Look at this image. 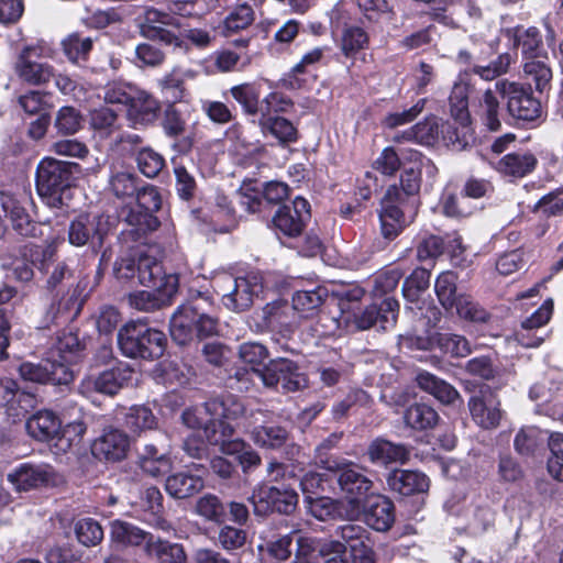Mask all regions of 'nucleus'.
I'll list each match as a JSON object with an SVG mask.
<instances>
[{
	"label": "nucleus",
	"mask_w": 563,
	"mask_h": 563,
	"mask_svg": "<svg viewBox=\"0 0 563 563\" xmlns=\"http://www.w3.org/2000/svg\"><path fill=\"white\" fill-rule=\"evenodd\" d=\"M420 170L411 159L400 176V186H389L380 200L378 217L380 233L385 239H396L415 221L420 206Z\"/></svg>",
	"instance_id": "nucleus-1"
},
{
	"label": "nucleus",
	"mask_w": 563,
	"mask_h": 563,
	"mask_svg": "<svg viewBox=\"0 0 563 563\" xmlns=\"http://www.w3.org/2000/svg\"><path fill=\"white\" fill-rule=\"evenodd\" d=\"M239 357L251 366L252 373L269 388L280 385L284 391H296L307 386V378L298 371L295 362L287 358L272 360L268 364L267 349L256 342L243 343L239 347Z\"/></svg>",
	"instance_id": "nucleus-2"
},
{
	"label": "nucleus",
	"mask_w": 563,
	"mask_h": 563,
	"mask_svg": "<svg viewBox=\"0 0 563 563\" xmlns=\"http://www.w3.org/2000/svg\"><path fill=\"white\" fill-rule=\"evenodd\" d=\"M25 428L31 438L41 442L52 441L51 451L55 456H63L78 446L87 430L81 420L63 426L59 417L46 409L31 415Z\"/></svg>",
	"instance_id": "nucleus-3"
},
{
	"label": "nucleus",
	"mask_w": 563,
	"mask_h": 563,
	"mask_svg": "<svg viewBox=\"0 0 563 563\" xmlns=\"http://www.w3.org/2000/svg\"><path fill=\"white\" fill-rule=\"evenodd\" d=\"M211 284L221 296L223 306L231 311H243L250 308L254 298L263 290L261 275L253 272L242 277L220 272L212 277Z\"/></svg>",
	"instance_id": "nucleus-4"
},
{
	"label": "nucleus",
	"mask_w": 563,
	"mask_h": 563,
	"mask_svg": "<svg viewBox=\"0 0 563 563\" xmlns=\"http://www.w3.org/2000/svg\"><path fill=\"white\" fill-rule=\"evenodd\" d=\"M76 164L52 157L43 158L36 168V190L51 208H62L71 183V167Z\"/></svg>",
	"instance_id": "nucleus-5"
},
{
	"label": "nucleus",
	"mask_w": 563,
	"mask_h": 563,
	"mask_svg": "<svg viewBox=\"0 0 563 563\" xmlns=\"http://www.w3.org/2000/svg\"><path fill=\"white\" fill-rule=\"evenodd\" d=\"M118 343L128 357L154 360L164 354L167 339L162 331L131 322L119 331Z\"/></svg>",
	"instance_id": "nucleus-6"
},
{
	"label": "nucleus",
	"mask_w": 563,
	"mask_h": 563,
	"mask_svg": "<svg viewBox=\"0 0 563 563\" xmlns=\"http://www.w3.org/2000/svg\"><path fill=\"white\" fill-rule=\"evenodd\" d=\"M325 468L336 475V482L343 498L350 506L347 516L358 517L362 511V504L369 496L373 482L367 478L358 465L350 461H328Z\"/></svg>",
	"instance_id": "nucleus-7"
},
{
	"label": "nucleus",
	"mask_w": 563,
	"mask_h": 563,
	"mask_svg": "<svg viewBox=\"0 0 563 563\" xmlns=\"http://www.w3.org/2000/svg\"><path fill=\"white\" fill-rule=\"evenodd\" d=\"M170 335L173 340L185 345L195 336L203 338L217 333V320L205 313L199 302L180 306L170 319Z\"/></svg>",
	"instance_id": "nucleus-8"
},
{
	"label": "nucleus",
	"mask_w": 563,
	"mask_h": 563,
	"mask_svg": "<svg viewBox=\"0 0 563 563\" xmlns=\"http://www.w3.org/2000/svg\"><path fill=\"white\" fill-rule=\"evenodd\" d=\"M7 481L15 493L22 494L57 486L63 477L49 464L21 463L8 473Z\"/></svg>",
	"instance_id": "nucleus-9"
},
{
	"label": "nucleus",
	"mask_w": 563,
	"mask_h": 563,
	"mask_svg": "<svg viewBox=\"0 0 563 563\" xmlns=\"http://www.w3.org/2000/svg\"><path fill=\"white\" fill-rule=\"evenodd\" d=\"M496 91L506 100L509 114L522 121H536L542 115L541 102L532 96L530 87L507 79L497 80Z\"/></svg>",
	"instance_id": "nucleus-10"
},
{
	"label": "nucleus",
	"mask_w": 563,
	"mask_h": 563,
	"mask_svg": "<svg viewBox=\"0 0 563 563\" xmlns=\"http://www.w3.org/2000/svg\"><path fill=\"white\" fill-rule=\"evenodd\" d=\"M181 418L184 423L196 430L199 437L203 434L209 444L219 445L233 435L234 429L231 424L220 422V429L218 428L213 411L209 408V401L185 410Z\"/></svg>",
	"instance_id": "nucleus-11"
},
{
	"label": "nucleus",
	"mask_w": 563,
	"mask_h": 563,
	"mask_svg": "<svg viewBox=\"0 0 563 563\" xmlns=\"http://www.w3.org/2000/svg\"><path fill=\"white\" fill-rule=\"evenodd\" d=\"M112 221L109 216L87 213L80 214L69 225L68 240L75 246L90 243L100 247L111 231Z\"/></svg>",
	"instance_id": "nucleus-12"
},
{
	"label": "nucleus",
	"mask_w": 563,
	"mask_h": 563,
	"mask_svg": "<svg viewBox=\"0 0 563 563\" xmlns=\"http://www.w3.org/2000/svg\"><path fill=\"white\" fill-rule=\"evenodd\" d=\"M115 275L119 279H137L143 286H157L161 279L168 277L155 256L140 253L137 258H122L115 264Z\"/></svg>",
	"instance_id": "nucleus-13"
},
{
	"label": "nucleus",
	"mask_w": 563,
	"mask_h": 563,
	"mask_svg": "<svg viewBox=\"0 0 563 563\" xmlns=\"http://www.w3.org/2000/svg\"><path fill=\"white\" fill-rule=\"evenodd\" d=\"M148 290L134 291L129 295L130 305L140 311H153L169 303L178 287V277L169 274L157 286H146Z\"/></svg>",
	"instance_id": "nucleus-14"
},
{
	"label": "nucleus",
	"mask_w": 563,
	"mask_h": 563,
	"mask_svg": "<svg viewBox=\"0 0 563 563\" xmlns=\"http://www.w3.org/2000/svg\"><path fill=\"white\" fill-rule=\"evenodd\" d=\"M132 374L133 372L128 365L120 364L97 376L89 375L85 377L79 386V390L86 397H91L93 393L113 395L131 379Z\"/></svg>",
	"instance_id": "nucleus-15"
},
{
	"label": "nucleus",
	"mask_w": 563,
	"mask_h": 563,
	"mask_svg": "<svg viewBox=\"0 0 563 563\" xmlns=\"http://www.w3.org/2000/svg\"><path fill=\"white\" fill-rule=\"evenodd\" d=\"M347 545L351 563H375V553L369 532L356 523H345L335 531Z\"/></svg>",
	"instance_id": "nucleus-16"
},
{
	"label": "nucleus",
	"mask_w": 563,
	"mask_h": 563,
	"mask_svg": "<svg viewBox=\"0 0 563 563\" xmlns=\"http://www.w3.org/2000/svg\"><path fill=\"white\" fill-rule=\"evenodd\" d=\"M29 203L30 199L26 195L16 197L13 194L0 191V222L3 219H9L14 230L21 235H34L35 225L26 211V205Z\"/></svg>",
	"instance_id": "nucleus-17"
},
{
	"label": "nucleus",
	"mask_w": 563,
	"mask_h": 563,
	"mask_svg": "<svg viewBox=\"0 0 563 563\" xmlns=\"http://www.w3.org/2000/svg\"><path fill=\"white\" fill-rule=\"evenodd\" d=\"M168 26H178V20L170 13L154 8L145 10L143 21L140 24L143 36L158 40L167 45L180 46L179 37L167 30Z\"/></svg>",
	"instance_id": "nucleus-18"
},
{
	"label": "nucleus",
	"mask_w": 563,
	"mask_h": 563,
	"mask_svg": "<svg viewBox=\"0 0 563 563\" xmlns=\"http://www.w3.org/2000/svg\"><path fill=\"white\" fill-rule=\"evenodd\" d=\"M310 218V206L302 197H296L291 205L283 206L274 217V225L287 236H297L302 232Z\"/></svg>",
	"instance_id": "nucleus-19"
},
{
	"label": "nucleus",
	"mask_w": 563,
	"mask_h": 563,
	"mask_svg": "<svg viewBox=\"0 0 563 563\" xmlns=\"http://www.w3.org/2000/svg\"><path fill=\"white\" fill-rule=\"evenodd\" d=\"M135 205L137 210L132 209L126 214V221L136 227L145 225L148 229H154L157 225V220L153 217L162 205L161 196L157 189L153 186H145L136 189Z\"/></svg>",
	"instance_id": "nucleus-20"
},
{
	"label": "nucleus",
	"mask_w": 563,
	"mask_h": 563,
	"mask_svg": "<svg viewBox=\"0 0 563 563\" xmlns=\"http://www.w3.org/2000/svg\"><path fill=\"white\" fill-rule=\"evenodd\" d=\"M468 409L474 422L483 429L496 428L503 417L500 402L488 388L471 397Z\"/></svg>",
	"instance_id": "nucleus-21"
},
{
	"label": "nucleus",
	"mask_w": 563,
	"mask_h": 563,
	"mask_svg": "<svg viewBox=\"0 0 563 563\" xmlns=\"http://www.w3.org/2000/svg\"><path fill=\"white\" fill-rule=\"evenodd\" d=\"M364 520L372 529L385 532L395 522V507L390 499L379 494H371L362 504Z\"/></svg>",
	"instance_id": "nucleus-22"
},
{
	"label": "nucleus",
	"mask_w": 563,
	"mask_h": 563,
	"mask_svg": "<svg viewBox=\"0 0 563 563\" xmlns=\"http://www.w3.org/2000/svg\"><path fill=\"white\" fill-rule=\"evenodd\" d=\"M29 49H22L14 63V74L24 84L41 86L55 77L54 67L47 63L33 60L27 56Z\"/></svg>",
	"instance_id": "nucleus-23"
},
{
	"label": "nucleus",
	"mask_w": 563,
	"mask_h": 563,
	"mask_svg": "<svg viewBox=\"0 0 563 563\" xmlns=\"http://www.w3.org/2000/svg\"><path fill=\"white\" fill-rule=\"evenodd\" d=\"M129 446L130 440L124 432L109 429L95 440L91 450L96 457L115 462L125 457Z\"/></svg>",
	"instance_id": "nucleus-24"
},
{
	"label": "nucleus",
	"mask_w": 563,
	"mask_h": 563,
	"mask_svg": "<svg viewBox=\"0 0 563 563\" xmlns=\"http://www.w3.org/2000/svg\"><path fill=\"white\" fill-rule=\"evenodd\" d=\"M398 301L387 297L383 299L379 306H368L360 316L356 317V327L361 330L369 329L379 324L382 329L394 325L397 319Z\"/></svg>",
	"instance_id": "nucleus-25"
},
{
	"label": "nucleus",
	"mask_w": 563,
	"mask_h": 563,
	"mask_svg": "<svg viewBox=\"0 0 563 563\" xmlns=\"http://www.w3.org/2000/svg\"><path fill=\"white\" fill-rule=\"evenodd\" d=\"M263 323L271 330L290 331L298 324V314L292 305L277 300L267 303L262 310Z\"/></svg>",
	"instance_id": "nucleus-26"
},
{
	"label": "nucleus",
	"mask_w": 563,
	"mask_h": 563,
	"mask_svg": "<svg viewBox=\"0 0 563 563\" xmlns=\"http://www.w3.org/2000/svg\"><path fill=\"white\" fill-rule=\"evenodd\" d=\"M387 485L399 495L410 496L426 492L429 487V479L417 471L395 470L389 473Z\"/></svg>",
	"instance_id": "nucleus-27"
},
{
	"label": "nucleus",
	"mask_w": 563,
	"mask_h": 563,
	"mask_svg": "<svg viewBox=\"0 0 563 563\" xmlns=\"http://www.w3.org/2000/svg\"><path fill=\"white\" fill-rule=\"evenodd\" d=\"M161 110L159 101L150 92L137 87L128 107L129 115L137 123H153Z\"/></svg>",
	"instance_id": "nucleus-28"
},
{
	"label": "nucleus",
	"mask_w": 563,
	"mask_h": 563,
	"mask_svg": "<svg viewBox=\"0 0 563 563\" xmlns=\"http://www.w3.org/2000/svg\"><path fill=\"white\" fill-rule=\"evenodd\" d=\"M367 454L372 463L379 465L404 464L409 457V452L404 445L380 438L368 445Z\"/></svg>",
	"instance_id": "nucleus-29"
},
{
	"label": "nucleus",
	"mask_w": 563,
	"mask_h": 563,
	"mask_svg": "<svg viewBox=\"0 0 563 563\" xmlns=\"http://www.w3.org/2000/svg\"><path fill=\"white\" fill-rule=\"evenodd\" d=\"M203 479L200 475L188 471L169 475L165 481V490L173 498H188L203 488Z\"/></svg>",
	"instance_id": "nucleus-30"
},
{
	"label": "nucleus",
	"mask_w": 563,
	"mask_h": 563,
	"mask_svg": "<svg viewBox=\"0 0 563 563\" xmlns=\"http://www.w3.org/2000/svg\"><path fill=\"white\" fill-rule=\"evenodd\" d=\"M139 466L142 472L152 477L167 474L173 467V461L167 452H159L153 444H146L139 453Z\"/></svg>",
	"instance_id": "nucleus-31"
},
{
	"label": "nucleus",
	"mask_w": 563,
	"mask_h": 563,
	"mask_svg": "<svg viewBox=\"0 0 563 563\" xmlns=\"http://www.w3.org/2000/svg\"><path fill=\"white\" fill-rule=\"evenodd\" d=\"M537 163L532 153H510L499 159L496 169L504 176L522 178L534 170Z\"/></svg>",
	"instance_id": "nucleus-32"
},
{
	"label": "nucleus",
	"mask_w": 563,
	"mask_h": 563,
	"mask_svg": "<svg viewBox=\"0 0 563 563\" xmlns=\"http://www.w3.org/2000/svg\"><path fill=\"white\" fill-rule=\"evenodd\" d=\"M328 297L323 286L300 289L292 295V306L299 318L313 317Z\"/></svg>",
	"instance_id": "nucleus-33"
},
{
	"label": "nucleus",
	"mask_w": 563,
	"mask_h": 563,
	"mask_svg": "<svg viewBox=\"0 0 563 563\" xmlns=\"http://www.w3.org/2000/svg\"><path fill=\"white\" fill-rule=\"evenodd\" d=\"M416 380L422 390L432 395L444 405H451L455 400L460 399L459 391L451 384L440 379L429 372H420L417 375Z\"/></svg>",
	"instance_id": "nucleus-34"
},
{
	"label": "nucleus",
	"mask_w": 563,
	"mask_h": 563,
	"mask_svg": "<svg viewBox=\"0 0 563 563\" xmlns=\"http://www.w3.org/2000/svg\"><path fill=\"white\" fill-rule=\"evenodd\" d=\"M146 554L158 563H186L187 555L181 544L150 537L145 545Z\"/></svg>",
	"instance_id": "nucleus-35"
},
{
	"label": "nucleus",
	"mask_w": 563,
	"mask_h": 563,
	"mask_svg": "<svg viewBox=\"0 0 563 563\" xmlns=\"http://www.w3.org/2000/svg\"><path fill=\"white\" fill-rule=\"evenodd\" d=\"M467 75H460L450 95V111L455 122L461 123L464 128L470 123Z\"/></svg>",
	"instance_id": "nucleus-36"
},
{
	"label": "nucleus",
	"mask_w": 563,
	"mask_h": 563,
	"mask_svg": "<svg viewBox=\"0 0 563 563\" xmlns=\"http://www.w3.org/2000/svg\"><path fill=\"white\" fill-rule=\"evenodd\" d=\"M150 537L152 536L146 531L123 520H114L110 525L112 542L122 547H139L143 543L146 545Z\"/></svg>",
	"instance_id": "nucleus-37"
},
{
	"label": "nucleus",
	"mask_w": 563,
	"mask_h": 563,
	"mask_svg": "<svg viewBox=\"0 0 563 563\" xmlns=\"http://www.w3.org/2000/svg\"><path fill=\"white\" fill-rule=\"evenodd\" d=\"M441 122L432 117L405 131L404 140L415 141L422 145H434L440 139Z\"/></svg>",
	"instance_id": "nucleus-38"
},
{
	"label": "nucleus",
	"mask_w": 563,
	"mask_h": 563,
	"mask_svg": "<svg viewBox=\"0 0 563 563\" xmlns=\"http://www.w3.org/2000/svg\"><path fill=\"white\" fill-rule=\"evenodd\" d=\"M82 351V344L78 335L71 331H63L58 334L52 347V357L57 356L65 363H75Z\"/></svg>",
	"instance_id": "nucleus-39"
},
{
	"label": "nucleus",
	"mask_w": 563,
	"mask_h": 563,
	"mask_svg": "<svg viewBox=\"0 0 563 563\" xmlns=\"http://www.w3.org/2000/svg\"><path fill=\"white\" fill-rule=\"evenodd\" d=\"M209 408L213 411L214 418L220 429V422L230 424L229 421L236 420L245 412L244 405L232 395L223 399L209 400Z\"/></svg>",
	"instance_id": "nucleus-40"
},
{
	"label": "nucleus",
	"mask_w": 563,
	"mask_h": 563,
	"mask_svg": "<svg viewBox=\"0 0 563 563\" xmlns=\"http://www.w3.org/2000/svg\"><path fill=\"white\" fill-rule=\"evenodd\" d=\"M405 422L415 430L432 429L439 421L438 412L429 405L415 404L405 412Z\"/></svg>",
	"instance_id": "nucleus-41"
},
{
	"label": "nucleus",
	"mask_w": 563,
	"mask_h": 563,
	"mask_svg": "<svg viewBox=\"0 0 563 563\" xmlns=\"http://www.w3.org/2000/svg\"><path fill=\"white\" fill-rule=\"evenodd\" d=\"M506 34L512 42V46L521 47L522 54L526 56H534L542 43L540 32L536 27L517 26L507 30Z\"/></svg>",
	"instance_id": "nucleus-42"
},
{
	"label": "nucleus",
	"mask_w": 563,
	"mask_h": 563,
	"mask_svg": "<svg viewBox=\"0 0 563 563\" xmlns=\"http://www.w3.org/2000/svg\"><path fill=\"white\" fill-rule=\"evenodd\" d=\"M250 435L256 445L266 449H278L288 440V432L279 426L256 427Z\"/></svg>",
	"instance_id": "nucleus-43"
},
{
	"label": "nucleus",
	"mask_w": 563,
	"mask_h": 563,
	"mask_svg": "<svg viewBox=\"0 0 563 563\" xmlns=\"http://www.w3.org/2000/svg\"><path fill=\"white\" fill-rule=\"evenodd\" d=\"M220 450L222 453L228 455H238V460L242 465L244 472L247 470L260 465L261 457L260 455L253 451L251 448H246L244 441L231 438L225 439L223 443H219Z\"/></svg>",
	"instance_id": "nucleus-44"
},
{
	"label": "nucleus",
	"mask_w": 563,
	"mask_h": 563,
	"mask_svg": "<svg viewBox=\"0 0 563 563\" xmlns=\"http://www.w3.org/2000/svg\"><path fill=\"white\" fill-rule=\"evenodd\" d=\"M457 276L451 271L441 273L434 283V290L439 302L445 310H452L459 295H456Z\"/></svg>",
	"instance_id": "nucleus-45"
},
{
	"label": "nucleus",
	"mask_w": 563,
	"mask_h": 563,
	"mask_svg": "<svg viewBox=\"0 0 563 563\" xmlns=\"http://www.w3.org/2000/svg\"><path fill=\"white\" fill-rule=\"evenodd\" d=\"M93 41L91 37L82 36L79 33H71L62 42L64 54L71 63L86 62Z\"/></svg>",
	"instance_id": "nucleus-46"
},
{
	"label": "nucleus",
	"mask_w": 563,
	"mask_h": 563,
	"mask_svg": "<svg viewBox=\"0 0 563 563\" xmlns=\"http://www.w3.org/2000/svg\"><path fill=\"white\" fill-rule=\"evenodd\" d=\"M258 124L264 134L269 133L280 143H291L297 140V130L294 124L282 117L260 119Z\"/></svg>",
	"instance_id": "nucleus-47"
},
{
	"label": "nucleus",
	"mask_w": 563,
	"mask_h": 563,
	"mask_svg": "<svg viewBox=\"0 0 563 563\" xmlns=\"http://www.w3.org/2000/svg\"><path fill=\"white\" fill-rule=\"evenodd\" d=\"M234 100L239 102L244 112L250 115L260 114V90L252 84H242L230 89Z\"/></svg>",
	"instance_id": "nucleus-48"
},
{
	"label": "nucleus",
	"mask_w": 563,
	"mask_h": 563,
	"mask_svg": "<svg viewBox=\"0 0 563 563\" xmlns=\"http://www.w3.org/2000/svg\"><path fill=\"white\" fill-rule=\"evenodd\" d=\"M430 272L424 268L415 269L402 285V294L407 301L418 302L420 296L428 289Z\"/></svg>",
	"instance_id": "nucleus-49"
},
{
	"label": "nucleus",
	"mask_w": 563,
	"mask_h": 563,
	"mask_svg": "<svg viewBox=\"0 0 563 563\" xmlns=\"http://www.w3.org/2000/svg\"><path fill=\"white\" fill-rule=\"evenodd\" d=\"M525 76L534 84L536 90L540 93L551 87L552 70L541 60H529L523 65Z\"/></svg>",
	"instance_id": "nucleus-50"
},
{
	"label": "nucleus",
	"mask_w": 563,
	"mask_h": 563,
	"mask_svg": "<svg viewBox=\"0 0 563 563\" xmlns=\"http://www.w3.org/2000/svg\"><path fill=\"white\" fill-rule=\"evenodd\" d=\"M497 95L499 93L496 90L487 89L481 103L484 122L490 131H498L501 126V108Z\"/></svg>",
	"instance_id": "nucleus-51"
},
{
	"label": "nucleus",
	"mask_w": 563,
	"mask_h": 563,
	"mask_svg": "<svg viewBox=\"0 0 563 563\" xmlns=\"http://www.w3.org/2000/svg\"><path fill=\"white\" fill-rule=\"evenodd\" d=\"M437 346L442 352L455 357H465L472 352L471 345L464 336L452 333L437 334Z\"/></svg>",
	"instance_id": "nucleus-52"
},
{
	"label": "nucleus",
	"mask_w": 563,
	"mask_h": 563,
	"mask_svg": "<svg viewBox=\"0 0 563 563\" xmlns=\"http://www.w3.org/2000/svg\"><path fill=\"white\" fill-rule=\"evenodd\" d=\"M368 44L367 33L358 26L346 27L341 37V49L346 57H353Z\"/></svg>",
	"instance_id": "nucleus-53"
},
{
	"label": "nucleus",
	"mask_w": 563,
	"mask_h": 563,
	"mask_svg": "<svg viewBox=\"0 0 563 563\" xmlns=\"http://www.w3.org/2000/svg\"><path fill=\"white\" fill-rule=\"evenodd\" d=\"M195 512L205 520L220 522L224 516V507L216 495L205 494L196 501Z\"/></svg>",
	"instance_id": "nucleus-54"
},
{
	"label": "nucleus",
	"mask_w": 563,
	"mask_h": 563,
	"mask_svg": "<svg viewBox=\"0 0 563 563\" xmlns=\"http://www.w3.org/2000/svg\"><path fill=\"white\" fill-rule=\"evenodd\" d=\"M137 87L123 81H112L106 85L103 99L107 103L129 107Z\"/></svg>",
	"instance_id": "nucleus-55"
},
{
	"label": "nucleus",
	"mask_w": 563,
	"mask_h": 563,
	"mask_svg": "<svg viewBox=\"0 0 563 563\" xmlns=\"http://www.w3.org/2000/svg\"><path fill=\"white\" fill-rule=\"evenodd\" d=\"M305 503L308 512L318 520L324 521L334 518L338 514V504L330 497H313L307 495Z\"/></svg>",
	"instance_id": "nucleus-56"
},
{
	"label": "nucleus",
	"mask_w": 563,
	"mask_h": 563,
	"mask_svg": "<svg viewBox=\"0 0 563 563\" xmlns=\"http://www.w3.org/2000/svg\"><path fill=\"white\" fill-rule=\"evenodd\" d=\"M278 496V488L275 486L261 485L254 489L250 501L253 505L254 512L264 516L274 511V498Z\"/></svg>",
	"instance_id": "nucleus-57"
},
{
	"label": "nucleus",
	"mask_w": 563,
	"mask_h": 563,
	"mask_svg": "<svg viewBox=\"0 0 563 563\" xmlns=\"http://www.w3.org/2000/svg\"><path fill=\"white\" fill-rule=\"evenodd\" d=\"M125 424L131 431L140 432L153 429L156 426V419L147 407L134 406L125 417Z\"/></svg>",
	"instance_id": "nucleus-58"
},
{
	"label": "nucleus",
	"mask_w": 563,
	"mask_h": 563,
	"mask_svg": "<svg viewBox=\"0 0 563 563\" xmlns=\"http://www.w3.org/2000/svg\"><path fill=\"white\" fill-rule=\"evenodd\" d=\"M136 162L140 172L148 178L157 176L165 164L163 156L148 147L137 153Z\"/></svg>",
	"instance_id": "nucleus-59"
},
{
	"label": "nucleus",
	"mask_w": 563,
	"mask_h": 563,
	"mask_svg": "<svg viewBox=\"0 0 563 563\" xmlns=\"http://www.w3.org/2000/svg\"><path fill=\"white\" fill-rule=\"evenodd\" d=\"M76 536L81 544L93 547L103 539V530L96 520L86 518L77 522Z\"/></svg>",
	"instance_id": "nucleus-60"
},
{
	"label": "nucleus",
	"mask_w": 563,
	"mask_h": 563,
	"mask_svg": "<svg viewBox=\"0 0 563 563\" xmlns=\"http://www.w3.org/2000/svg\"><path fill=\"white\" fill-rule=\"evenodd\" d=\"M470 123L465 128L459 123V126H453L450 122H441L440 137L446 146H452L454 150H461L467 144V134L470 132Z\"/></svg>",
	"instance_id": "nucleus-61"
},
{
	"label": "nucleus",
	"mask_w": 563,
	"mask_h": 563,
	"mask_svg": "<svg viewBox=\"0 0 563 563\" xmlns=\"http://www.w3.org/2000/svg\"><path fill=\"white\" fill-rule=\"evenodd\" d=\"M454 308L456 313L465 320L485 322L488 319V313L466 295H459Z\"/></svg>",
	"instance_id": "nucleus-62"
},
{
	"label": "nucleus",
	"mask_w": 563,
	"mask_h": 563,
	"mask_svg": "<svg viewBox=\"0 0 563 563\" xmlns=\"http://www.w3.org/2000/svg\"><path fill=\"white\" fill-rule=\"evenodd\" d=\"M81 126V117L73 107H63L55 119V128L62 134H75Z\"/></svg>",
	"instance_id": "nucleus-63"
},
{
	"label": "nucleus",
	"mask_w": 563,
	"mask_h": 563,
	"mask_svg": "<svg viewBox=\"0 0 563 563\" xmlns=\"http://www.w3.org/2000/svg\"><path fill=\"white\" fill-rule=\"evenodd\" d=\"M110 188L118 198H134L137 189L135 177L126 172H118L110 179Z\"/></svg>",
	"instance_id": "nucleus-64"
}]
</instances>
